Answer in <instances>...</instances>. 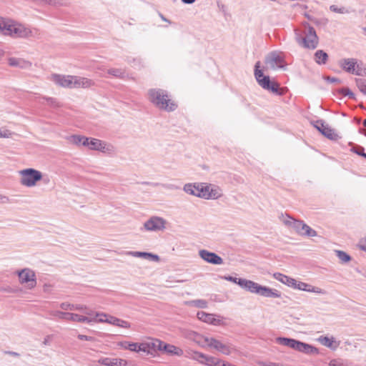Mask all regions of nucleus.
Returning <instances> with one entry per match:
<instances>
[{"label":"nucleus","mask_w":366,"mask_h":366,"mask_svg":"<svg viewBox=\"0 0 366 366\" xmlns=\"http://www.w3.org/2000/svg\"><path fill=\"white\" fill-rule=\"evenodd\" d=\"M318 340L322 345L332 350H335L337 347V345L334 346L333 345L335 342V340L333 337H329L327 336H320Z\"/></svg>","instance_id":"nucleus-27"},{"label":"nucleus","mask_w":366,"mask_h":366,"mask_svg":"<svg viewBox=\"0 0 366 366\" xmlns=\"http://www.w3.org/2000/svg\"><path fill=\"white\" fill-rule=\"evenodd\" d=\"M183 4H192L196 1V0H181Z\"/></svg>","instance_id":"nucleus-63"},{"label":"nucleus","mask_w":366,"mask_h":366,"mask_svg":"<svg viewBox=\"0 0 366 366\" xmlns=\"http://www.w3.org/2000/svg\"><path fill=\"white\" fill-rule=\"evenodd\" d=\"M82 137L83 136L81 135L72 134L68 138V139L70 142H71L74 144L81 145L82 142Z\"/></svg>","instance_id":"nucleus-42"},{"label":"nucleus","mask_w":366,"mask_h":366,"mask_svg":"<svg viewBox=\"0 0 366 366\" xmlns=\"http://www.w3.org/2000/svg\"><path fill=\"white\" fill-rule=\"evenodd\" d=\"M213 343L214 345L212 348L215 349L223 355H229L236 351L235 347L227 340L221 341L216 339L213 341Z\"/></svg>","instance_id":"nucleus-15"},{"label":"nucleus","mask_w":366,"mask_h":366,"mask_svg":"<svg viewBox=\"0 0 366 366\" xmlns=\"http://www.w3.org/2000/svg\"><path fill=\"white\" fill-rule=\"evenodd\" d=\"M146 259H148L152 262H158L159 260V257L157 254L148 252V255L146 258Z\"/></svg>","instance_id":"nucleus-51"},{"label":"nucleus","mask_w":366,"mask_h":366,"mask_svg":"<svg viewBox=\"0 0 366 366\" xmlns=\"http://www.w3.org/2000/svg\"><path fill=\"white\" fill-rule=\"evenodd\" d=\"M328 58V54L322 49L317 50L314 54V60L319 65L325 64Z\"/></svg>","instance_id":"nucleus-23"},{"label":"nucleus","mask_w":366,"mask_h":366,"mask_svg":"<svg viewBox=\"0 0 366 366\" xmlns=\"http://www.w3.org/2000/svg\"><path fill=\"white\" fill-rule=\"evenodd\" d=\"M119 345L126 350H129L132 352H149L150 349V343H137V342H129L127 341L120 342Z\"/></svg>","instance_id":"nucleus-18"},{"label":"nucleus","mask_w":366,"mask_h":366,"mask_svg":"<svg viewBox=\"0 0 366 366\" xmlns=\"http://www.w3.org/2000/svg\"><path fill=\"white\" fill-rule=\"evenodd\" d=\"M53 81L62 87L72 89L74 88L75 76H65L61 74H53Z\"/></svg>","instance_id":"nucleus-16"},{"label":"nucleus","mask_w":366,"mask_h":366,"mask_svg":"<svg viewBox=\"0 0 366 366\" xmlns=\"http://www.w3.org/2000/svg\"><path fill=\"white\" fill-rule=\"evenodd\" d=\"M77 338L80 340H84V341H94L95 340V338L94 337L88 336V335H81V334L77 335Z\"/></svg>","instance_id":"nucleus-52"},{"label":"nucleus","mask_w":366,"mask_h":366,"mask_svg":"<svg viewBox=\"0 0 366 366\" xmlns=\"http://www.w3.org/2000/svg\"><path fill=\"white\" fill-rule=\"evenodd\" d=\"M89 141H91V137H86L83 136L81 145H83L84 147H88L89 148V146H90Z\"/></svg>","instance_id":"nucleus-56"},{"label":"nucleus","mask_w":366,"mask_h":366,"mask_svg":"<svg viewBox=\"0 0 366 366\" xmlns=\"http://www.w3.org/2000/svg\"><path fill=\"white\" fill-rule=\"evenodd\" d=\"M107 74L121 79H125L128 77V74L123 69L110 68L107 70Z\"/></svg>","instance_id":"nucleus-25"},{"label":"nucleus","mask_w":366,"mask_h":366,"mask_svg":"<svg viewBox=\"0 0 366 366\" xmlns=\"http://www.w3.org/2000/svg\"><path fill=\"white\" fill-rule=\"evenodd\" d=\"M309 292H314L317 294H323L324 292L322 289L319 287H315L310 285V290H308Z\"/></svg>","instance_id":"nucleus-53"},{"label":"nucleus","mask_w":366,"mask_h":366,"mask_svg":"<svg viewBox=\"0 0 366 366\" xmlns=\"http://www.w3.org/2000/svg\"><path fill=\"white\" fill-rule=\"evenodd\" d=\"M329 366H344V365L340 360H332L330 362Z\"/></svg>","instance_id":"nucleus-57"},{"label":"nucleus","mask_w":366,"mask_h":366,"mask_svg":"<svg viewBox=\"0 0 366 366\" xmlns=\"http://www.w3.org/2000/svg\"><path fill=\"white\" fill-rule=\"evenodd\" d=\"M223 362H224L223 360H222L217 357L208 355L207 358L206 359V362H205L204 365L207 366H222Z\"/></svg>","instance_id":"nucleus-30"},{"label":"nucleus","mask_w":366,"mask_h":366,"mask_svg":"<svg viewBox=\"0 0 366 366\" xmlns=\"http://www.w3.org/2000/svg\"><path fill=\"white\" fill-rule=\"evenodd\" d=\"M339 66L348 74L357 76H366V67L364 63L355 58H344L339 61Z\"/></svg>","instance_id":"nucleus-6"},{"label":"nucleus","mask_w":366,"mask_h":366,"mask_svg":"<svg viewBox=\"0 0 366 366\" xmlns=\"http://www.w3.org/2000/svg\"><path fill=\"white\" fill-rule=\"evenodd\" d=\"M193 305L199 308H206L207 307V302L204 300H196L193 301Z\"/></svg>","instance_id":"nucleus-45"},{"label":"nucleus","mask_w":366,"mask_h":366,"mask_svg":"<svg viewBox=\"0 0 366 366\" xmlns=\"http://www.w3.org/2000/svg\"><path fill=\"white\" fill-rule=\"evenodd\" d=\"M92 85V81L87 78L75 76L74 88H88Z\"/></svg>","instance_id":"nucleus-24"},{"label":"nucleus","mask_w":366,"mask_h":366,"mask_svg":"<svg viewBox=\"0 0 366 366\" xmlns=\"http://www.w3.org/2000/svg\"><path fill=\"white\" fill-rule=\"evenodd\" d=\"M129 362L124 359L117 358L116 366H129Z\"/></svg>","instance_id":"nucleus-54"},{"label":"nucleus","mask_w":366,"mask_h":366,"mask_svg":"<svg viewBox=\"0 0 366 366\" xmlns=\"http://www.w3.org/2000/svg\"><path fill=\"white\" fill-rule=\"evenodd\" d=\"M292 288L301 291L308 292V290H310V285L295 280V285L292 287Z\"/></svg>","instance_id":"nucleus-38"},{"label":"nucleus","mask_w":366,"mask_h":366,"mask_svg":"<svg viewBox=\"0 0 366 366\" xmlns=\"http://www.w3.org/2000/svg\"><path fill=\"white\" fill-rule=\"evenodd\" d=\"M209 199H217L220 196V194L219 193V192L217 189L209 187Z\"/></svg>","instance_id":"nucleus-46"},{"label":"nucleus","mask_w":366,"mask_h":366,"mask_svg":"<svg viewBox=\"0 0 366 366\" xmlns=\"http://www.w3.org/2000/svg\"><path fill=\"white\" fill-rule=\"evenodd\" d=\"M148 99L156 107L167 112H173L177 108V104L169 99L168 92L162 89H150Z\"/></svg>","instance_id":"nucleus-3"},{"label":"nucleus","mask_w":366,"mask_h":366,"mask_svg":"<svg viewBox=\"0 0 366 366\" xmlns=\"http://www.w3.org/2000/svg\"><path fill=\"white\" fill-rule=\"evenodd\" d=\"M197 318L205 323L218 326L223 323V317L212 313H207L204 311H199L197 314Z\"/></svg>","instance_id":"nucleus-13"},{"label":"nucleus","mask_w":366,"mask_h":366,"mask_svg":"<svg viewBox=\"0 0 366 366\" xmlns=\"http://www.w3.org/2000/svg\"><path fill=\"white\" fill-rule=\"evenodd\" d=\"M42 99L46 102V104L49 106L53 108H57L60 106L59 103L55 98L44 97Z\"/></svg>","instance_id":"nucleus-40"},{"label":"nucleus","mask_w":366,"mask_h":366,"mask_svg":"<svg viewBox=\"0 0 366 366\" xmlns=\"http://www.w3.org/2000/svg\"><path fill=\"white\" fill-rule=\"evenodd\" d=\"M18 276L21 284L28 283L29 288H34L36 285L35 273L29 269H23L18 272Z\"/></svg>","instance_id":"nucleus-14"},{"label":"nucleus","mask_w":366,"mask_h":366,"mask_svg":"<svg viewBox=\"0 0 366 366\" xmlns=\"http://www.w3.org/2000/svg\"><path fill=\"white\" fill-rule=\"evenodd\" d=\"M359 247H360V249L366 252V243L365 242H363L361 241L359 244Z\"/></svg>","instance_id":"nucleus-61"},{"label":"nucleus","mask_w":366,"mask_h":366,"mask_svg":"<svg viewBox=\"0 0 366 366\" xmlns=\"http://www.w3.org/2000/svg\"><path fill=\"white\" fill-rule=\"evenodd\" d=\"M265 64L272 69H283L286 67L284 58L277 52L272 51L265 57Z\"/></svg>","instance_id":"nucleus-12"},{"label":"nucleus","mask_w":366,"mask_h":366,"mask_svg":"<svg viewBox=\"0 0 366 366\" xmlns=\"http://www.w3.org/2000/svg\"><path fill=\"white\" fill-rule=\"evenodd\" d=\"M184 191L191 195L197 197L198 195V183H188L184 186Z\"/></svg>","instance_id":"nucleus-28"},{"label":"nucleus","mask_w":366,"mask_h":366,"mask_svg":"<svg viewBox=\"0 0 366 366\" xmlns=\"http://www.w3.org/2000/svg\"><path fill=\"white\" fill-rule=\"evenodd\" d=\"M225 280L239 285L242 289L251 293L257 294L265 297L277 298L281 297V293L277 290L267 286L261 285L255 282L241 277L227 275L223 277Z\"/></svg>","instance_id":"nucleus-1"},{"label":"nucleus","mask_w":366,"mask_h":366,"mask_svg":"<svg viewBox=\"0 0 366 366\" xmlns=\"http://www.w3.org/2000/svg\"><path fill=\"white\" fill-rule=\"evenodd\" d=\"M311 124L324 137L332 141H337L340 136L336 131L326 124L323 119L312 121Z\"/></svg>","instance_id":"nucleus-9"},{"label":"nucleus","mask_w":366,"mask_h":366,"mask_svg":"<svg viewBox=\"0 0 366 366\" xmlns=\"http://www.w3.org/2000/svg\"><path fill=\"white\" fill-rule=\"evenodd\" d=\"M70 320L78 322H87L90 323L92 321V319H90L87 317L82 316L78 314L71 313V319Z\"/></svg>","instance_id":"nucleus-32"},{"label":"nucleus","mask_w":366,"mask_h":366,"mask_svg":"<svg viewBox=\"0 0 366 366\" xmlns=\"http://www.w3.org/2000/svg\"><path fill=\"white\" fill-rule=\"evenodd\" d=\"M263 366H282V365H280L279 363L269 362L264 363Z\"/></svg>","instance_id":"nucleus-60"},{"label":"nucleus","mask_w":366,"mask_h":366,"mask_svg":"<svg viewBox=\"0 0 366 366\" xmlns=\"http://www.w3.org/2000/svg\"><path fill=\"white\" fill-rule=\"evenodd\" d=\"M350 144L352 146L350 151L352 152L353 153L362 157L364 154H366V153L365 152V148L363 147L357 145L354 143H350Z\"/></svg>","instance_id":"nucleus-37"},{"label":"nucleus","mask_w":366,"mask_h":366,"mask_svg":"<svg viewBox=\"0 0 366 366\" xmlns=\"http://www.w3.org/2000/svg\"><path fill=\"white\" fill-rule=\"evenodd\" d=\"M260 61H257L254 64V75L258 84L264 90H267L276 95L282 96L285 94V89L280 88V84L271 80L269 75H265L264 71L260 69Z\"/></svg>","instance_id":"nucleus-2"},{"label":"nucleus","mask_w":366,"mask_h":366,"mask_svg":"<svg viewBox=\"0 0 366 366\" xmlns=\"http://www.w3.org/2000/svg\"><path fill=\"white\" fill-rule=\"evenodd\" d=\"M149 343L150 348L163 351L169 355H176L180 356L182 354V350L180 348L159 340H153Z\"/></svg>","instance_id":"nucleus-10"},{"label":"nucleus","mask_w":366,"mask_h":366,"mask_svg":"<svg viewBox=\"0 0 366 366\" xmlns=\"http://www.w3.org/2000/svg\"><path fill=\"white\" fill-rule=\"evenodd\" d=\"M207 355H205L201 352L194 351L192 353V358L202 364H205Z\"/></svg>","instance_id":"nucleus-35"},{"label":"nucleus","mask_w":366,"mask_h":366,"mask_svg":"<svg viewBox=\"0 0 366 366\" xmlns=\"http://www.w3.org/2000/svg\"><path fill=\"white\" fill-rule=\"evenodd\" d=\"M127 254L131 255V256H132V257H141V258H143V259H146V258H147V257L148 255V252H138V251L133 252V251H130V252H128Z\"/></svg>","instance_id":"nucleus-43"},{"label":"nucleus","mask_w":366,"mask_h":366,"mask_svg":"<svg viewBox=\"0 0 366 366\" xmlns=\"http://www.w3.org/2000/svg\"><path fill=\"white\" fill-rule=\"evenodd\" d=\"M342 90V88L337 89L333 91V94L337 98L341 99L342 97H347L346 96V92H340Z\"/></svg>","instance_id":"nucleus-50"},{"label":"nucleus","mask_w":366,"mask_h":366,"mask_svg":"<svg viewBox=\"0 0 366 366\" xmlns=\"http://www.w3.org/2000/svg\"><path fill=\"white\" fill-rule=\"evenodd\" d=\"M8 200V197L5 196L0 195V202H6Z\"/></svg>","instance_id":"nucleus-64"},{"label":"nucleus","mask_w":366,"mask_h":366,"mask_svg":"<svg viewBox=\"0 0 366 366\" xmlns=\"http://www.w3.org/2000/svg\"><path fill=\"white\" fill-rule=\"evenodd\" d=\"M304 26L305 30L303 33L305 36H302L301 31L295 29V40L304 48L313 50L318 46L319 38L314 27L310 26L308 23H305Z\"/></svg>","instance_id":"nucleus-4"},{"label":"nucleus","mask_w":366,"mask_h":366,"mask_svg":"<svg viewBox=\"0 0 366 366\" xmlns=\"http://www.w3.org/2000/svg\"><path fill=\"white\" fill-rule=\"evenodd\" d=\"M98 362L105 366H116L117 358L102 357L98 360Z\"/></svg>","instance_id":"nucleus-36"},{"label":"nucleus","mask_w":366,"mask_h":366,"mask_svg":"<svg viewBox=\"0 0 366 366\" xmlns=\"http://www.w3.org/2000/svg\"><path fill=\"white\" fill-rule=\"evenodd\" d=\"M275 342L306 355H317L319 353V350L316 347L291 337H278L275 339Z\"/></svg>","instance_id":"nucleus-5"},{"label":"nucleus","mask_w":366,"mask_h":366,"mask_svg":"<svg viewBox=\"0 0 366 366\" xmlns=\"http://www.w3.org/2000/svg\"><path fill=\"white\" fill-rule=\"evenodd\" d=\"M330 10L332 12L338 13V14H348L349 13L348 9H346L345 7H344V6L338 7L337 6L334 5V4L331 5L330 6Z\"/></svg>","instance_id":"nucleus-41"},{"label":"nucleus","mask_w":366,"mask_h":366,"mask_svg":"<svg viewBox=\"0 0 366 366\" xmlns=\"http://www.w3.org/2000/svg\"><path fill=\"white\" fill-rule=\"evenodd\" d=\"M21 175L20 183L27 187H31L36 184L42 177V173L33 168H26L19 171Z\"/></svg>","instance_id":"nucleus-8"},{"label":"nucleus","mask_w":366,"mask_h":366,"mask_svg":"<svg viewBox=\"0 0 366 366\" xmlns=\"http://www.w3.org/2000/svg\"><path fill=\"white\" fill-rule=\"evenodd\" d=\"M337 257L344 264L349 262L351 260V257L347 252L342 250H335Z\"/></svg>","instance_id":"nucleus-33"},{"label":"nucleus","mask_w":366,"mask_h":366,"mask_svg":"<svg viewBox=\"0 0 366 366\" xmlns=\"http://www.w3.org/2000/svg\"><path fill=\"white\" fill-rule=\"evenodd\" d=\"M159 16L161 18V19L164 21L171 24V21L169 19H167L162 13H159Z\"/></svg>","instance_id":"nucleus-62"},{"label":"nucleus","mask_w":366,"mask_h":366,"mask_svg":"<svg viewBox=\"0 0 366 366\" xmlns=\"http://www.w3.org/2000/svg\"><path fill=\"white\" fill-rule=\"evenodd\" d=\"M199 255L207 263L214 265H220L223 264V259L215 252H210L207 249H200L199 251Z\"/></svg>","instance_id":"nucleus-17"},{"label":"nucleus","mask_w":366,"mask_h":366,"mask_svg":"<svg viewBox=\"0 0 366 366\" xmlns=\"http://www.w3.org/2000/svg\"><path fill=\"white\" fill-rule=\"evenodd\" d=\"M210 186L205 183H198V197L209 199V189Z\"/></svg>","instance_id":"nucleus-26"},{"label":"nucleus","mask_w":366,"mask_h":366,"mask_svg":"<svg viewBox=\"0 0 366 366\" xmlns=\"http://www.w3.org/2000/svg\"><path fill=\"white\" fill-rule=\"evenodd\" d=\"M51 337H52L51 335H47V336L44 338V341H43L42 344H43L44 345H46H46H50V342H51Z\"/></svg>","instance_id":"nucleus-58"},{"label":"nucleus","mask_w":366,"mask_h":366,"mask_svg":"<svg viewBox=\"0 0 366 366\" xmlns=\"http://www.w3.org/2000/svg\"><path fill=\"white\" fill-rule=\"evenodd\" d=\"M340 92H346V96L352 100L356 99L355 94L348 88V87H342Z\"/></svg>","instance_id":"nucleus-47"},{"label":"nucleus","mask_w":366,"mask_h":366,"mask_svg":"<svg viewBox=\"0 0 366 366\" xmlns=\"http://www.w3.org/2000/svg\"><path fill=\"white\" fill-rule=\"evenodd\" d=\"M303 227V232L301 234L302 236H307V237H316L317 235V232L312 229L309 225L304 223Z\"/></svg>","instance_id":"nucleus-34"},{"label":"nucleus","mask_w":366,"mask_h":366,"mask_svg":"<svg viewBox=\"0 0 366 366\" xmlns=\"http://www.w3.org/2000/svg\"><path fill=\"white\" fill-rule=\"evenodd\" d=\"M0 31L4 35L13 37H24L27 35V31L22 25L10 23L3 19H0Z\"/></svg>","instance_id":"nucleus-7"},{"label":"nucleus","mask_w":366,"mask_h":366,"mask_svg":"<svg viewBox=\"0 0 366 366\" xmlns=\"http://www.w3.org/2000/svg\"><path fill=\"white\" fill-rule=\"evenodd\" d=\"M61 309L63 310H80L82 311L86 309V307L81 305H72L68 302H62L60 305Z\"/></svg>","instance_id":"nucleus-29"},{"label":"nucleus","mask_w":366,"mask_h":366,"mask_svg":"<svg viewBox=\"0 0 366 366\" xmlns=\"http://www.w3.org/2000/svg\"><path fill=\"white\" fill-rule=\"evenodd\" d=\"M355 83L359 90L366 95V79H355Z\"/></svg>","instance_id":"nucleus-39"},{"label":"nucleus","mask_w":366,"mask_h":366,"mask_svg":"<svg viewBox=\"0 0 366 366\" xmlns=\"http://www.w3.org/2000/svg\"><path fill=\"white\" fill-rule=\"evenodd\" d=\"M11 135V132L9 130L1 131L0 129V138H9Z\"/></svg>","instance_id":"nucleus-55"},{"label":"nucleus","mask_w":366,"mask_h":366,"mask_svg":"<svg viewBox=\"0 0 366 366\" xmlns=\"http://www.w3.org/2000/svg\"><path fill=\"white\" fill-rule=\"evenodd\" d=\"M216 338L214 337H203L204 342L209 347L212 348L214 343L213 341L215 340Z\"/></svg>","instance_id":"nucleus-48"},{"label":"nucleus","mask_w":366,"mask_h":366,"mask_svg":"<svg viewBox=\"0 0 366 366\" xmlns=\"http://www.w3.org/2000/svg\"><path fill=\"white\" fill-rule=\"evenodd\" d=\"M94 320L99 322H107L110 325H115L122 328H129L131 326L130 323L127 321L123 320L114 316H107L104 313L97 312Z\"/></svg>","instance_id":"nucleus-11"},{"label":"nucleus","mask_w":366,"mask_h":366,"mask_svg":"<svg viewBox=\"0 0 366 366\" xmlns=\"http://www.w3.org/2000/svg\"><path fill=\"white\" fill-rule=\"evenodd\" d=\"M273 276L277 280L292 288L295 285V279L283 274L282 273L276 272L274 274Z\"/></svg>","instance_id":"nucleus-22"},{"label":"nucleus","mask_w":366,"mask_h":366,"mask_svg":"<svg viewBox=\"0 0 366 366\" xmlns=\"http://www.w3.org/2000/svg\"><path fill=\"white\" fill-rule=\"evenodd\" d=\"M89 149L92 150H97L102 152H108L111 151L112 146L110 144H107L104 142L95 139L91 138V141H89Z\"/></svg>","instance_id":"nucleus-20"},{"label":"nucleus","mask_w":366,"mask_h":366,"mask_svg":"<svg viewBox=\"0 0 366 366\" xmlns=\"http://www.w3.org/2000/svg\"><path fill=\"white\" fill-rule=\"evenodd\" d=\"M6 354H8L11 356H13V357H19V354L18 352H13V351H5L4 352Z\"/></svg>","instance_id":"nucleus-59"},{"label":"nucleus","mask_w":366,"mask_h":366,"mask_svg":"<svg viewBox=\"0 0 366 366\" xmlns=\"http://www.w3.org/2000/svg\"><path fill=\"white\" fill-rule=\"evenodd\" d=\"M55 316H56L61 319L70 320L71 319V312L56 311L55 312Z\"/></svg>","instance_id":"nucleus-44"},{"label":"nucleus","mask_w":366,"mask_h":366,"mask_svg":"<svg viewBox=\"0 0 366 366\" xmlns=\"http://www.w3.org/2000/svg\"><path fill=\"white\" fill-rule=\"evenodd\" d=\"M284 223L287 227H290L295 230V232L301 235L303 232L304 222L302 220L295 219L290 216H287V219L284 220Z\"/></svg>","instance_id":"nucleus-21"},{"label":"nucleus","mask_w":366,"mask_h":366,"mask_svg":"<svg viewBox=\"0 0 366 366\" xmlns=\"http://www.w3.org/2000/svg\"><path fill=\"white\" fill-rule=\"evenodd\" d=\"M324 79L329 83H337V84H341L342 81L340 79L337 77H332V76H325Z\"/></svg>","instance_id":"nucleus-49"},{"label":"nucleus","mask_w":366,"mask_h":366,"mask_svg":"<svg viewBox=\"0 0 366 366\" xmlns=\"http://www.w3.org/2000/svg\"><path fill=\"white\" fill-rule=\"evenodd\" d=\"M9 64L11 66L24 68L26 66V64H27V62H26L20 59L11 57L9 59Z\"/></svg>","instance_id":"nucleus-31"},{"label":"nucleus","mask_w":366,"mask_h":366,"mask_svg":"<svg viewBox=\"0 0 366 366\" xmlns=\"http://www.w3.org/2000/svg\"><path fill=\"white\" fill-rule=\"evenodd\" d=\"M165 221L162 217H152L144 224V227L147 231H159L165 226Z\"/></svg>","instance_id":"nucleus-19"}]
</instances>
